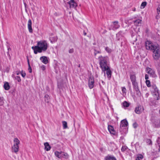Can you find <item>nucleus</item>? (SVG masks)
Here are the masks:
<instances>
[{
	"label": "nucleus",
	"instance_id": "obj_40",
	"mask_svg": "<svg viewBox=\"0 0 160 160\" xmlns=\"http://www.w3.org/2000/svg\"><path fill=\"white\" fill-rule=\"evenodd\" d=\"M68 52L70 53H72L73 52V49H71L69 50Z\"/></svg>",
	"mask_w": 160,
	"mask_h": 160
},
{
	"label": "nucleus",
	"instance_id": "obj_48",
	"mask_svg": "<svg viewBox=\"0 0 160 160\" xmlns=\"http://www.w3.org/2000/svg\"><path fill=\"white\" fill-rule=\"evenodd\" d=\"M136 10V9L135 8H134L133 9V11H135Z\"/></svg>",
	"mask_w": 160,
	"mask_h": 160
},
{
	"label": "nucleus",
	"instance_id": "obj_17",
	"mask_svg": "<svg viewBox=\"0 0 160 160\" xmlns=\"http://www.w3.org/2000/svg\"><path fill=\"white\" fill-rule=\"evenodd\" d=\"M62 152L55 151L54 152L55 156L59 158H62Z\"/></svg>",
	"mask_w": 160,
	"mask_h": 160
},
{
	"label": "nucleus",
	"instance_id": "obj_37",
	"mask_svg": "<svg viewBox=\"0 0 160 160\" xmlns=\"http://www.w3.org/2000/svg\"><path fill=\"white\" fill-rule=\"evenodd\" d=\"M105 50L108 53L110 52L111 51V49L108 47H106L105 48Z\"/></svg>",
	"mask_w": 160,
	"mask_h": 160
},
{
	"label": "nucleus",
	"instance_id": "obj_25",
	"mask_svg": "<svg viewBox=\"0 0 160 160\" xmlns=\"http://www.w3.org/2000/svg\"><path fill=\"white\" fill-rule=\"evenodd\" d=\"M51 42L52 43L53 42H55L57 41V38L56 37H51L50 38Z\"/></svg>",
	"mask_w": 160,
	"mask_h": 160
},
{
	"label": "nucleus",
	"instance_id": "obj_12",
	"mask_svg": "<svg viewBox=\"0 0 160 160\" xmlns=\"http://www.w3.org/2000/svg\"><path fill=\"white\" fill-rule=\"evenodd\" d=\"M32 21L31 19H29L28 22V28L30 33H32L33 32V30L32 27Z\"/></svg>",
	"mask_w": 160,
	"mask_h": 160
},
{
	"label": "nucleus",
	"instance_id": "obj_11",
	"mask_svg": "<svg viewBox=\"0 0 160 160\" xmlns=\"http://www.w3.org/2000/svg\"><path fill=\"white\" fill-rule=\"evenodd\" d=\"M128 124V123L126 119H123L121 122L120 128L127 127Z\"/></svg>",
	"mask_w": 160,
	"mask_h": 160
},
{
	"label": "nucleus",
	"instance_id": "obj_42",
	"mask_svg": "<svg viewBox=\"0 0 160 160\" xmlns=\"http://www.w3.org/2000/svg\"><path fill=\"white\" fill-rule=\"evenodd\" d=\"M126 149V148L125 147H122L121 148V150L122 151H124Z\"/></svg>",
	"mask_w": 160,
	"mask_h": 160
},
{
	"label": "nucleus",
	"instance_id": "obj_24",
	"mask_svg": "<svg viewBox=\"0 0 160 160\" xmlns=\"http://www.w3.org/2000/svg\"><path fill=\"white\" fill-rule=\"evenodd\" d=\"M4 88L6 90H8L10 88V86L8 82H6L4 85Z\"/></svg>",
	"mask_w": 160,
	"mask_h": 160
},
{
	"label": "nucleus",
	"instance_id": "obj_21",
	"mask_svg": "<svg viewBox=\"0 0 160 160\" xmlns=\"http://www.w3.org/2000/svg\"><path fill=\"white\" fill-rule=\"evenodd\" d=\"M19 146L13 145L12 147V150L13 152L15 153L17 152L18 151Z\"/></svg>",
	"mask_w": 160,
	"mask_h": 160
},
{
	"label": "nucleus",
	"instance_id": "obj_8",
	"mask_svg": "<svg viewBox=\"0 0 160 160\" xmlns=\"http://www.w3.org/2000/svg\"><path fill=\"white\" fill-rule=\"evenodd\" d=\"M94 80L93 78L90 77L88 80V86L90 88H92L94 86Z\"/></svg>",
	"mask_w": 160,
	"mask_h": 160
},
{
	"label": "nucleus",
	"instance_id": "obj_41",
	"mask_svg": "<svg viewBox=\"0 0 160 160\" xmlns=\"http://www.w3.org/2000/svg\"><path fill=\"white\" fill-rule=\"evenodd\" d=\"M133 127L135 128H136L137 127L138 124L136 123H134L133 124Z\"/></svg>",
	"mask_w": 160,
	"mask_h": 160
},
{
	"label": "nucleus",
	"instance_id": "obj_31",
	"mask_svg": "<svg viewBox=\"0 0 160 160\" xmlns=\"http://www.w3.org/2000/svg\"><path fill=\"white\" fill-rule=\"evenodd\" d=\"M4 103L3 98V97H0V106L3 105Z\"/></svg>",
	"mask_w": 160,
	"mask_h": 160
},
{
	"label": "nucleus",
	"instance_id": "obj_38",
	"mask_svg": "<svg viewBox=\"0 0 160 160\" xmlns=\"http://www.w3.org/2000/svg\"><path fill=\"white\" fill-rule=\"evenodd\" d=\"M147 142L149 145L152 144V141L150 139H147Z\"/></svg>",
	"mask_w": 160,
	"mask_h": 160
},
{
	"label": "nucleus",
	"instance_id": "obj_50",
	"mask_svg": "<svg viewBox=\"0 0 160 160\" xmlns=\"http://www.w3.org/2000/svg\"><path fill=\"white\" fill-rule=\"evenodd\" d=\"M84 35H86V33H84Z\"/></svg>",
	"mask_w": 160,
	"mask_h": 160
},
{
	"label": "nucleus",
	"instance_id": "obj_33",
	"mask_svg": "<svg viewBox=\"0 0 160 160\" xmlns=\"http://www.w3.org/2000/svg\"><path fill=\"white\" fill-rule=\"evenodd\" d=\"M146 83L148 87H150V82L149 80H146Z\"/></svg>",
	"mask_w": 160,
	"mask_h": 160
},
{
	"label": "nucleus",
	"instance_id": "obj_14",
	"mask_svg": "<svg viewBox=\"0 0 160 160\" xmlns=\"http://www.w3.org/2000/svg\"><path fill=\"white\" fill-rule=\"evenodd\" d=\"M108 129L109 131L111 134L114 135L115 133V132L114 129L113 127L111 125H108Z\"/></svg>",
	"mask_w": 160,
	"mask_h": 160
},
{
	"label": "nucleus",
	"instance_id": "obj_9",
	"mask_svg": "<svg viewBox=\"0 0 160 160\" xmlns=\"http://www.w3.org/2000/svg\"><path fill=\"white\" fill-rule=\"evenodd\" d=\"M146 72L147 73L149 74L153 77H155L156 75L155 73V72L153 70L149 68H147Z\"/></svg>",
	"mask_w": 160,
	"mask_h": 160
},
{
	"label": "nucleus",
	"instance_id": "obj_1",
	"mask_svg": "<svg viewBox=\"0 0 160 160\" xmlns=\"http://www.w3.org/2000/svg\"><path fill=\"white\" fill-rule=\"evenodd\" d=\"M147 49L152 50L153 52L152 56L154 59H158L160 57V47L158 44H155L149 41L145 43Z\"/></svg>",
	"mask_w": 160,
	"mask_h": 160
},
{
	"label": "nucleus",
	"instance_id": "obj_22",
	"mask_svg": "<svg viewBox=\"0 0 160 160\" xmlns=\"http://www.w3.org/2000/svg\"><path fill=\"white\" fill-rule=\"evenodd\" d=\"M13 145L19 146V145L20 143V141L17 138H15L13 140Z\"/></svg>",
	"mask_w": 160,
	"mask_h": 160
},
{
	"label": "nucleus",
	"instance_id": "obj_46",
	"mask_svg": "<svg viewBox=\"0 0 160 160\" xmlns=\"http://www.w3.org/2000/svg\"><path fill=\"white\" fill-rule=\"evenodd\" d=\"M16 73L17 75H18L21 73V72L19 71H17L16 72Z\"/></svg>",
	"mask_w": 160,
	"mask_h": 160
},
{
	"label": "nucleus",
	"instance_id": "obj_44",
	"mask_svg": "<svg viewBox=\"0 0 160 160\" xmlns=\"http://www.w3.org/2000/svg\"><path fill=\"white\" fill-rule=\"evenodd\" d=\"M126 90V89L125 88H122V92H125Z\"/></svg>",
	"mask_w": 160,
	"mask_h": 160
},
{
	"label": "nucleus",
	"instance_id": "obj_16",
	"mask_svg": "<svg viewBox=\"0 0 160 160\" xmlns=\"http://www.w3.org/2000/svg\"><path fill=\"white\" fill-rule=\"evenodd\" d=\"M104 160H117V159L114 157L108 155L105 157Z\"/></svg>",
	"mask_w": 160,
	"mask_h": 160
},
{
	"label": "nucleus",
	"instance_id": "obj_36",
	"mask_svg": "<svg viewBox=\"0 0 160 160\" xmlns=\"http://www.w3.org/2000/svg\"><path fill=\"white\" fill-rule=\"evenodd\" d=\"M15 78V79L17 80L18 82H21V79L20 77L16 76Z\"/></svg>",
	"mask_w": 160,
	"mask_h": 160
},
{
	"label": "nucleus",
	"instance_id": "obj_13",
	"mask_svg": "<svg viewBox=\"0 0 160 160\" xmlns=\"http://www.w3.org/2000/svg\"><path fill=\"white\" fill-rule=\"evenodd\" d=\"M157 11L158 15L156 16V18L157 19V22L159 23H160V15H159L160 14V5L157 8Z\"/></svg>",
	"mask_w": 160,
	"mask_h": 160
},
{
	"label": "nucleus",
	"instance_id": "obj_30",
	"mask_svg": "<svg viewBox=\"0 0 160 160\" xmlns=\"http://www.w3.org/2000/svg\"><path fill=\"white\" fill-rule=\"evenodd\" d=\"M45 101L48 103L49 102V97L48 95H46L45 96Z\"/></svg>",
	"mask_w": 160,
	"mask_h": 160
},
{
	"label": "nucleus",
	"instance_id": "obj_23",
	"mask_svg": "<svg viewBox=\"0 0 160 160\" xmlns=\"http://www.w3.org/2000/svg\"><path fill=\"white\" fill-rule=\"evenodd\" d=\"M141 20L140 19H138L134 22V24L137 26L139 25L141 23Z\"/></svg>",
	"mask_w": 160,
	"mask_h": 160
},
{
	"label": "nucleus",
	"instance_id": "obj_20",
	"mask_svg": "<svg viewBox=\"0 0 160 160\" xmlns=\"http://www.w3.org/2000/svg\"><path fill=\"white\" fill-rule=\"evenodd\" d=\"M152 94L153 96L154 97V98L155 99H156L158 100L159 98V94L158 93V92H156L154 93H152Z\"/></svg>",
	"mask_w": 160,
	"mask_h": 160
},
{
	"label": "nucleus",
	"instance_id": "obj_6",
	"mask_svg": "<svg viewBox=\"0 0 160 160\" xmlns=\"http://www.w3.org/2000/svg\"><path fill=\"white\" fill-rule=\"evenodd\" d=\"M70 8H75L77 6V3L74 0H70L68 2Z\"/></svg>",
	"mask_w": 160,
	"mask_h": 160
},
{
	"label": "nucleus",
	"instance_id": "obj_7",
	"mask_svg": "<svg viewBox=\"0 0 160 160\" xmlns=\"http://www.w3.org/2000/svg\"><path fill=\"white\" fill-rule=\"evenodd\" d=\"M144 110V108L142 106H139L136 108L135 111L136 113L140 114Z\"/></svg>",
	"mask_w": 160,
	"mask_h": 160
},
{
	"label": "nucleus",
	"instance_id": "obj_10",
	"mask_svg": "<svg viewBox=\"0 0 160 160\" xmlns=\"http://www.w3.org/2000/svg\"><path fill=\"white\" fill-rule=\"evenodd\" d=\"M103 71H106V73L107 74V77L108 78H110L111 76V72L110 69L109 67L108 68H106V69L104 70H102Z\"/></svg>",
	"mask_w": 160,
	"mask_h": 160
},
{
	"label": "nucleus",
	"instance_id": "obj_47",
	"mask_svg": "<svg viewBox=\"0 0 160 160\" xmlns=\"http://www.w3.org/2000/svg\"><path fill=\"white\" fill-rule=\"evenodd\" d=\"M42 68V69L43 70H44L45 69V67H43Z\"/></svg>",
	"mask_w": 160,
	"mask_h": 160
},
{
	"label": "nucleus",
	"instance_id": "obj_26",
	"mask_svg": "<svg viewBox=\"0 0 160 160\" xmlns=\"http://www.w3.org/2000/svg\"><path fill=\"white\" fill-rule=\"evenodd\" d=\"M143 156L142 155L140 154L137 155V157L136 160H141L143 158Z\"/></svg>",
	"mask_w": 160,
	"mask_h": 160
},
{
	"label": "nucleus",
	"instance_id": "obj_43",
	"mask_svg": "<svg viewBox=\"0 0 160 160\" xmlns=\"http://www.w3.org/2000/svg\"><path fill=\"white\" fill-rule=\"evenodd\" d=\"M98 53H100V52H99V51H97L96 50H95V52H94V54H95V55H96V54H97Z\"/></svg>",
	"mask_w": 160,
	"mask_h": 160
},
{
	"label": "nucleus",
	"instance_id": "obj_32",
	"mask_svg": "<svg viewBox=\"0 0 160 160\" xmlns=\"http://www.w3.org/2000/svg\"><path fill=\"white\" fill-rule=\"evenodd\" d=\"M123 106L124 107H127L129 105V104L126 101H124L123 103Z\"/></svg>",
	"mask_w": 160,
	"mask_h": 160
},
{
	"label": "nucleus",
	"instance_id": "obj_39",
	"mask_svg": "<svg viewBox=\"0 0 160 160\" xmlns=\"http://www.w3.org/2000/svg\"><path fill=\"white\" fill-rule=\"evenodd\" d=\"M21 75H22V76L23 77V78L25 77L26 76V73L25 72H22L21 73Z\"/></svg>",
	"mask_w": 160,
	"mask_h": 160
},
{
	"label": "nucleus",
	"instance_id": "obj_28",
	"mask_svg": "<svg viewBox=\"0 0 160 160\" xmlns=\"http://www.w3.org/2000/svg\"><path fill=\"white\" fill-rule=\"evenodd\" d=\"M147 5V2H142L141 6L140 8L141 9L144 8Z\"/></svg>",
	"mask_w": 160,
	"mask_h": 160
},
{
	"label": "nucleus",
	"instance_id": "obj_49",
	"mask_svg": "<svg viewBox=\"0 0 160 160\" xmlns=\"http://www.w3.org/2000/svg\"><path fill=\"white\" fill-rule=\"evenodd\" d=\"M159 113L160 114V110H159Z\"/></svg>",
	"mask_w": 160,
	"mask_h": 160
},
{
	"label": "nucleus",
	"instance_id": "obj_27",
	"mask_svg": "<svg viewBox=\"0 0 160 160\" xmlns=\"http://www.w3.org/2000/svg\"><path fill=\"white\" fill-rule=\"evenodd\" d=\"M62 124L63 129H65L68 128L67 123L66 122L62 121Z\"/></svg>",
	"mask_w": 160,
	"mask_h": 160
},
{
	"label": "nucleus",
	"instance_id": "obj_29",
	"mask_svg": "<svg viewBox=\"0 0 160 160\" xmlns=\"http://www.w3.org/2000/svg\"><path fill=\"white\" fill-rule=\"evenodd\" d=\"M62 158H68L69 157L68 155L66 153H64L62 152Z\"/></svg>",
	"mask_w": 160,
	"mask_h": 160
},
{
	"label": "nucleus",
	"instance_id": "obj_35",
	"mask_svg": "<svg viewBox=\"0 0 160 160\" xmlns=\"http://www.w3.org/2000/svg\"><path fill=\"white\" fill-rule=\"evenodd\" d=\"M157 142L159 147L160 148V136L158 138Z\"/></svg>",
	"mask_w": 160,
	"mask_h": 160
},
{
	"label": "nucleus",
	"instance_id": "obj_45",
	"mask_svg": "<svg viewBox=\"0 0 160 160\" xmlns=\"http://www.w3.org/2000/svg\"><path fill=\"white\" fill-rule=\"evenodd\" d=\"M148 75L147 74H146L145 76V79L146 80H147V79H148Z\"/></svg>",
	"mask_w": 160,
	"mask_h": 160
},
{
	"label": "nucleus",
	"instance_id": "obj_34",
	"mask_svg": "<svg viewBox=\"0 0 160 160\" xmlns=\"http://www.w3.org/2000/svg\"><path fill=\"white\" fill-rule=\"evenodd\" d=\"M28 66H29V68H28V70H29V72L30 73H31L32 72V70L30 66L28 60Z\"/></svg>",
	"mask_w": 160,
	"mask_h": 160
},
{
	"label": "nucleus",
	"instance_id": "obj_2",
	"mask_svg": "<svg viewBox=\"0 0 160 160\" xmlns=\"http://www.w3.org/2000/svg\"><path fill=\"white\" fill-rule=\"evenodd\" d=\"M48 45L45 40L38 42L37 46H32V48L33 50L34 53L37 54L38 52L41 53L46 51L48 48Z\"/></svg>",
	"mask_w": 160,
	"mask_h": 160
},
{
	"label": "nucleus",
	"instance_id": "obj_5",
	"mask_svg": "<svg viewBox=\"0 0 160 160\" xmlns=\"http://www.w3.org/2000/svg\"><path fill=\"white\" fill-rule=\"evenodd\" d=\"M119 27L120 25L118 24V22L116 21L112 22V24L109 27V29L110 30H115L119 28Z\"/></svg>",
	"mask_w": 160,
	"mask_h": 160
},
{
	"label": "nucleus",
	"instance_id": "obj_19",
	"mask_svg": "<svg viewBox=\"0 0 160 160\" xmlns=\"http://www.w3.org/2000/svg\"><path fill=\"white\" fill-rule=\"evenodd\" d=\"M45 147V149L47 151H49L51 148V147L49 145L48 142H45L44 143Z\"/></svg>",
	"mask_w": 160,
	"mask_h": 160
},
{
	"label": "nucleus",
	"instance_id": "obj_15",
	"mask_svg": "<svg viewBox=\"0 0 160 160\" xmlns=\"http://www.w3.org/2000/svg\"><path fill=\"white\" fill-rule=\"evenodd\" d=\"M40 59L41 61L45 64H46L48 62V60L46 57L42 56L40 58Z\"/></svg>",
	"mask_w": 160,
	"mask_h": 160
},
{
	"label": "nucleus",
	"instance_id": "obj_3",
	"mask_svg": "<svg viewBox=\"0 0 160 160\" xmlns=\"http://www.w3.org/2000/svg\"><path fill=\"white\" fill-rule=\"evenodd\" d=\"M99 64L102 70L109 67L108 64V57L100 56L98 58Z\"/></svg>",
	"mask_w": 160,
	"mask_h": 160
},
{
	"label": "nucleus",
	"instance_id": "obj_18",
	"mask_svg": "<svg viewBox=\"0 0 160 160\" xmlns=\"http://www.w3.org/2000/svg\"><path fill=\"white\" fill-rule=\"evenodd\" d=\"M151 91L152 93H154L155 92H158V90L156 85H153L152 86L151 88Z\"/></svg>",
	"mask_w": 160,
	"mask_h": 160
},
{
	"label": "nucleus",
	"instance_id": "obj_4",
	"mask_svg": "<svg viewBox=\"0 0 160 160\" xmlns=\"http://www.w3.org/2000/svg\"><path fill=\"white\" fill-rule=\"evenodd\" d=\"M130 78L137 94H138L139 93V91L138 83L136 82V76L134 74H131L130 75Z\"/></svg>",
	"mask_w": 160,
	"mask_h": 160
}]
</instances>
